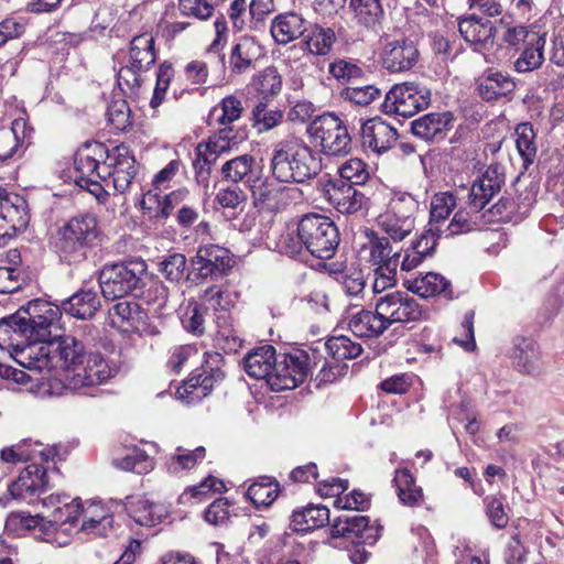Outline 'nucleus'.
<instances>
[{
	"mask_svg": "<svg viewBox=\"0 0 564 564\" xmlns=\"http://www.w3.org/2000/svg\"><path fill=\"white\" fill-rule=\"evenodd\" d=\"M58 332L56 323L47 338L21 352L26 369L36 372L59 369L65 372L70 389L101 384L117 373L118 368L109 366L99 352L88 354L82 340Z\"/></svg>",
	"mask_w": 564,
	"mask_h": 564,
	"instance_id": "nucleus-1",
	"label": "nucleus"
},
{
	"mask_svg": "<svg viewBox=\"0 0 564 564\" xmlns=\"http://www.w3.org/2000/svg\"><path fill=\"white\" fill-rule=\"evenodd\" d=\"M58 319L59 310L53 303L42 299L29 301L13 314L0 318V348H11L15 360L26 369L21 352L47 338Z\"/></svg>",
	"mask_w": 564,
	"mask_h": 564,
	"instance_id": "nucleus-2",
	"label": "nucleus"
},
{
	"mask_svg": "<svg viewBox=\"0 0 564 564\" xmlns=\"http://www.w3.org/2000/svg\"><path fill=\"white\" fill-rule=\"evenodd\" d=\"M340 242L336 224L317 213L305 214L297 223L295 232H288L280 240L281 251L292 258L305 249L317 259H332Z\"/></svg>",
	"mask_w": 564,
	"mask_h": 564,
	"instance_id": "nucleus-3",
	"label": "nucleus"
},
{
	"mask_svg": "<svg viewBox=\"0 0 564 564\" xmlns=\"http://www.w3.org/2000/svg\"><path fill=\"white\" fill-rule=\"evenodd\" d=\"M270 165L272 175L281 183H304L322 171L317 153L296 138L275 145Z\"/></svg>",
	"mask_w": 564,
	"mask_h": 564,
	"instance_id": "nucleus-4",
	"label": "nucleus"
},
{
	"mask_svg": "<svg viewBox=\"0 0 564 564\" xmlns=\"http://www.w3.org/2000/svg\"><path fill=\"white\" fill-rule=\"evenodd\" d=\"M100 228L96 215L78 214L69 218L56 232L54 242L59 260L67 264H79L100 241Z\"/></svg>",
	"mask_w": 564,
	"mask_h": 564,
	"instance_id": "nucleus-5",
	"label": "nucleus"
},
{
	"mask_svg": "<svg viewBox=\"0 0 564 564\" xmlns=\"http://www.w3.org/2000/svg\"><path fill=\"white\" fill-rule=\"evenodd\" d=\"M147 262L141 258H129L104 264L98 282L102 296L108 301L133 296L147 278Z\"/></svg>",
	"mask_w": 564,
	"mask_h": 564,
	"instance_id": "nucleus-6",
	"label": "nucleus"
},
{
	"mask_svg": "<svg viewBox=\"0 0 564 564\" xmlns=\"http://www.w3.org/2000/svg\"><path fill=\"white\" fill-rule=\"evenodd\" d=\"M307 133L318 142L325 155L344 156L351 150V137L344 121L333 112L315 117Z\"/></svg>",
	"mask_w": 564,
	"mask_h": 564,
	"instance_id": "nucleus-7",
	"label": "nucleus"
},
{
	"mask_svg": "<svg viewBox=\"0 0 564 564\" xmlns=\"http://www.w3.org/2000/svg\"><path fill=\"white\" fill-rule=\"evenodd\" d=\"M235 264L231 252L218 245L202 246L191 259L186 281H218L227 276Z\"/></svg>",
	"mask_w": 564,
	"mask_h": 564,
	"instance_id": "nucleus-8",
	"label": "nucleus"
},
{
	"mask_svg": "<svg viewBox=\"0 0 564 564\" xmlns=\"http://www.w3.org/2000/svg\"><path fill=\"white\" fill-rule=\"evenodd\" d=\"M430 88L417 82L395 84L386 94L381 109L387 115L412 117L431 104Z\"/></svg>",
	"mask_w": 564,
	"mask_h": 564,
	"instance_id": "nucleus-9",
	"label": "nucleus"
},
{
	"mask_svg": "<svg viewBox=\"0 0 564 564\" xmlns=\"http://www.w3.org/2000/svg\"><path fill=\"white\" fill-rule=\"evenodd\" d=\"M316 355L308 351L295 349L291 352L278 354L274 359L275 368L273 376L269 379V386L273 391L291 390L303 383L311 372V361Z\"/></svg>",
	"mask_w": 564,
	"mask_h": 564,
	"instance_id": "nucleus-10",
	"label": "nucleus"
},
{
	"mask_svg": "<svg viewBox=\"0 0 564 564\" xmlns=\"http://www.w3.org/2000/svg\"><path fill=\"white\" fill-rule=\"evenodd\" d=\"M534 202L535 195L532 189L519 191L512 188V191H507L496 204L486 210L488 214L486 220L488 223L518 224L529 215Z\"/></svg>",
	"mask_w": 564,
	"mask_h": 564,
	"instance_id": "nucleus-11",
	"label": "nucleus"
},
{
	"mask_svg": "<svg viewBox=\"0 0 564 564\" xmlns=\"http://www.w3.org/2000/svg\"><path fill=\"white\" fill-rule=\"evenodd\" d=\"M378 314L388 323H411L420 321L423 310L419 302L405 292L394 291L377 300Z\"/></svg>",
	"mask_w": 564,
	"mask_h": 564,
	"instance_id": "nucleus-12",
	"label": "nucleus"
},
{
	"mask_svg": "<svg viewBox=\"0 0 564 564\" xmlns=\"http://www.w3.org/2000/svg\"><path fill=\"white\" fill-rule=\"evenodd\" d=\"M208 359L202 365L199 370L192 373L191 377L184 381L182 387L183 392L178 393L188 401H199L210 394L215 383L220 382L225 375L219 368L218 364L221 361L219 354L207 355Z\"/></svg>",
	"mask_w": 564,
	"mask_h": 564,
	"instance_id": "nucleus-13",
	"label": "nucleus"
},
{
	"mask_svg": "<svg viewBox=\"0 0 564 564\" xmlns=\"http://www.w3.org/2000/svg\"><path fill=\"white\" fill-rule=\"evenodd\" d=\"M48 489L46 469L40 465L31 464L19 475L18 479L8 486L7 494L0 497V506L6 508L12 499L25 500L40 496Z\"/></svg>",
	"mask_w": 564,
	"mask_h": 564,
	"instance_id": "nucleus-14",
	"label": "nucleus"
},
{
	"mask_svg": "<svg viewBox=\"0 0 564 564\" xmlns=\"http://www.w3.org/2000/svg\"><path fill=\"white\" fill-rule=\"evenodd\" d=\"M330 538H343L351 544L373 545L378 538V529L370 525L367 516H340L330 525Z\"/></svg>",
	"mask_w": 564,
	"mask_h": 564,
	"instance_id": "nucleus-15",
	"label": "nucleus"
},
{
	"mask_svg": "<svg viewBox=\"0 0 564 564\" xmlns=\"http://www.w3.org/2000/svg\"><path fill=\"white\" fill-rule=\"evenodd\" d=\"M503 166L499 163L490 164L485 173L471 185L468 204L474 213L485 210L491 198L500 192L505 184Z\"/></svg>",
	"mask_w": 564,
	"mask_h": 564,
	"instance_id": "nucleus-16",
	"label": "nucleus"
},
{
	"mask_svg": "<svg viewBox=\"0 0 564 564\" xmlns=\"http://www.w3.org/2000/svg\"><path fill=\"white\" fill-rule=\"evenodd\" d=\"M420 52L414 41L400 37L388 41L381 53L383 68L390 73H402L412 69L419 62Z\"/></svg>",
	"mask_w": 564,
	"mask_h": 564,
	"instance_id": "nucleus-17",
	"label": "nucleus"
},
{
	"mask_svg": "<svg viewBox=\"0 0 564 564\" xmlns=\"http://www.w3.org/2000/svg\"><path fill=\"white\" fill-rule=\"evenodd\" d=\"M360 139L364 149L381 154L395 144L398 132L390 123L375 117L361 124Z\"/></svg>",
	"mask_w": 564,
	"mask_h": 564,
	"instance_id": "nucleus-18",
	"label": "nucleus"
},
{
	"mask_svg": "<svg viewBox=\"0 0 564 564\" xmlns=\"http://www.w3.org/2000/svg\"><path fill=\"white\" fill-rule=\"evenodd\" d=\"M510 359L513 368L525 376H538L541 372V351L538 343L531 337L516 336L512 339Z\"/></svg>",
	"mask_w": 564,
	"mask_h": 564,
	"instance_id": "nucleus-19",
	"label": "nucleus"
},
{
	"mask_svg": "<svg viewBox=\"0 0 564 564\" xmlns=\"http://www.w3.org/2000/svg\"><path fill=\"white\" fill-rule=\"evenodd\" d=\"M455 117L451 111L430 112L411 121L412 133L427 142H438L453 128Z\"/></svg>",
	"mask_w": 564,
	"mask_h": 564,
	"instance_id": "nucleus-20",
	"label": "nucleus"
},
{
	"mask_svg": "<svg viewBox=\"0 0 564 564\" xmlns=\"http://www.w3.org/2000/svg\"><path fill=\"white\" fill-rule=\"evenodd\" d=\"M458 31L462 37L479 50H489L495 45L497 28L488 20L476 14L458 18Z\"/></svg>",
	"mask_w": 564,
	"mask_h": 564,
	"instance_id": "nucleus-21",
	"label": "nucleus"
},
{
	"mask_svg": "<svg viewBox=\"0 0 564 564\" xmlns=\"http://www.w3.org/2000/svg\"><path fill=\"white\" fill-rule=\"evenodd\" d=\"M62 313L77 319H91L101 307L100 297L94 289L82 288L73 295L63 300L59 305L53 304Z\"/></svg>",
	"mask_w": 564,
	"mask_h": 564,
	"instance_id": "nucleus-22",
	"label": "nucleus"
},
{
	"mask_svg": "<svg viewBox=\"0 0 564 564\" xmlns=\"http://www.w3.org/2000/svg\"><path fill=\"white\" fill-rule=\"evenodd\" d=\"M442 232L441 226H429L405 250L401 271L409 272L417 268L426 258L432 257Z\"/></svg>",
	"mask_w": 564,
	"mask_h": 564,
	"instance_id": "nucleus-23",
	"label": "nucleus"
},
{
	"mask_svg": "<svg viewBox=\"0 0 564 564\" xmlns=\"http://www.w3.org/2000/svg\"><path fill=\"white\" fill-rule=\"evenodd\" d=\"M111 154L105 143L98 141H86L75 153L74 165L79 176L96 175L99 178L105 176L99 171V164L105 163Z\"/></svg>",
	"mask_w": 564,
	"mask_h": 564,
	"instance_id": "nucleus-24",
	"label": "nucleus"
},
{
	"mask_svg": "<svg viewBox=\"0 0 564 564\" xmlns=\"http://www.w3.org/2000/svg\"><path fill=\"white\" fill-rule=\"evenodd\" d=\"M403 285L408 291L424 299L442 296L445 300H453L455 297L451 281L435 272H427L414 279H404Z\"/></svg>",
	"mask_w": 564,
	"mask_h": 564,
	"instance_id": "nucleus-25",
	"label": "nucleus"
},
{
	"mask_svg": "<svg viewBox=\"0 0 564 564\" xmlns=\"http://www.w3.org/2000/svg\"><path fill=\"white\" fill-rule=\"evenodd\" d=\"M477 91L485 101H494L516 89L514 80L506 73L494 68L486 69L477 79Z\"/></svg>",
	"mask_w": 564,
	"mask_h": 564,
	"instance_id": "nucleus-26",
	"label": "nucleus"
},
{
	"mask_svg": "<svg viewBox=\"0 0 564 564\" xmlns=\"http://www.w3.org/2000/svg\"><path fill=\"white\" fill-rule=\"evenodd\" d=\"M262 56L259 43L249 36L239 39L231 47L229 55V70L232 75H241L254 67Z\"/></svg>",
	"mask_w": 564,
	"mask_h": 564,
	"instance_id": "nucleus-27",
	"label": "nucleus"
},
{
	"mask_svg": "<svg viewBox=\"0 0 564 564\" xmlns=\"http://www.w3.org/2000/svg\"><path fill=\"white\" fill-rule=\"evenodd\" d=\"M113 171L110 173L107 171V174L112 176V183L115 189L124 194L127 189L132 184V181L135 176V160L133 155H130L129 148L124 144L117 145L113 149Z\"/></svg>",
	"mask_w": 564,
	"mask_h": 564,
	"instance_id": "nucleus-28",
	"label": "nucleus"
},
{
	"mask_svg": "<svg viewBox=\"0 0 564 564\" xmlns=\"http://www.w3.org/2000/svg\"><path fill=\"white\" fill-rule=\"evenodd\" d=\"M329 522V509L326 506L308 503L292 512L290 528L294 532L304 533L323 528Z\"/></svg>",
	"mask_w": 564,
	"mask_h": 564,
	"instance_id": "nucleus-29",
	"label": "nucleus"
},
{
	"mask_svg": "<svg viewBox=\"0 0 564 564\" xmlns=\"http://www.w3.org/2000/svg\"><path fill=\"white\" fill-rule=\"evenodd\" d=\"M278 357L275 349L271 345H264L250 351L243 358V368L246 372L256 379H269L273 376L275 368L274 359Z\"/></svg>",
	"mask_w": 564,
	"mask_h": 564,
	"instance_id": "nucleus-30",
	"label": "nucleus"
},
{
	"mask_svg": "<svg viewBox=\"0 0 564 564\" xmlns=\"http://www.w3.org/2000/svg\"><path fill=\"white\" fill-rule=\"evenodd\" d=\"M329 200L340 214L351 215L365 207L368 197L356 186L343 181L341 184H333Z\"/></svg>",
	"mask_w": 564,
	"mask_h": 564,
	"instance_id": "nucleus-31",
	"label": "nucleus"
},
{
	"mask_svg": "<svg viewBox=\"0 0 564 564\" xmlns=\"http://www.w3.org/2000/svg\"><path fill=\"white\" fill-rule=\"evenodd\" d=\"M0 212L13 236L28 227L30 221L28 203L21 195L7 192L0 206Z\"/></svg>",
	"mask_w": 564,
	"mask_h": 564,
	"instance_id": "nucleus-32",
	"label": "nucleus"
},
{
	"mask_svg": "<svg viewBox=\"0 0 564 564\" xmlns=\"http://www.w3.org/2000/svg\"><path fill=\"white\" fill-rule=\"evenodd\" d=\"M156 61L155 41L151 33L135 35L129 45V63L137 69L148 72Z\"/></svg>",
	"mask_w": 564,
	"mask_h": 564,
	"instance_id": "nucleus-33",
	"label": "nucleus"
},
{
	"mask_svg": "<svg viewBox=\"0 0 564 564\" xmlns=\"http://www.w3.org/2000/svg\"><path fill=\"white\" fill-rule=\"evenodd\" d=\"M306 21L295 12L278 15L271 23V34L276 43L288 44L302 36L306 31Z\"/></svg>",
	"mask_w": 564,
	"mask_h": 564,
	"instance_id": "nucleus-34",
	"label": "nucleus"
},
{
	"mask_svg": "<svg viewBox=\"0 0 564 564\" xmlns=\"http://www.w3.org/2000/svg\"><path fill=\"white\" fill-rule=\"evenodd\" d=\"M386 319L378 314V307L376 311L361 310L354 315L349 321L350 330L358 337H379L388 329Z\"/></svg>",
	"mask_w": 564,
	"mask_h": 564,
	"instance_id": "nucleus-35",
	"label": "nucleus"
},
{
	"mask_svg": "<svg viewBox=\"0 0 564 564\" xmlns=\"http://www.w3.org/2000/svg\"><path fill=\"white\" fill-rule=\"evenodd\" d=\"M545 33H533L520 57L514 62L519 73H527L541 67L544 61Z\"/></svg>",
	"mask_w": 564,
	"mask_h": 564,
	"instance_id": "nucleus-36",
	"label": "nucleus"
},
{
	"mask_svg": "<svg viewBox=\"0 0 564 564\" xmlns=\"http://www.w3.org/2000/svg\"><path fill=\"white\" fill-rule=\"evenodd\" d=\"M127 511L135 523L149 528L159 524L165 514V509L162 505L153 503L142 498L130 502L127 506Z\"/></svg>",
	"mask_w": 564,
	"mask_h": 564,
	"instance_id": "nucleus-37",
	"label": "nucleus"
},
{
	"mask_svg": "<svg viewBox=\"0 0 564 564\" xmlns=\"http://www.w3.org/2000/svg\"><path fill=\"white\" fill-rule=\"evenodd\" d=\"M311 355H316L315 360L311 361V372L318 368V371L314 378L316 388H321L323 384L333 383L338 377L343 376L348 367L346 364L335 362L327 360L317 348H311Z\"/></svg>",
	"mask_w": 564,
	"mask_h": 564,
	"instance_id": "nucleus-38",
	"label": "nucleus"
},
{
	"mask_svg": "<svg viewBox=\"0 0 564 564\" xmlns=\"http://www.w3.org/2000/svg\"><path fill=\"white\" fill-rule=\"evenodd\" d=\"M349 8L357 23L366 28H375L384 17L380 0H349Z\"/></svg>",
	"mask_w": 564,
	"mask_h": 564,
	"instance_id": "nucleus-39",
	"label": "nucleus"
},
{
	"mask_svg": "<svg viewBox=\"0 0 564 564\" xmlns=\"http://www.w3.org/2000/svg\"><path fill=\"white\" fill-rule=\"evenodd\" d=\"M280 492L279 482L269 477H261L251 484L246 491V497L256 508L269 507L278 498Z\"/></svg>",
	"mask_w": 564,
	"mask_h": 564,
	"instance_id": "nucleus-40",
	"label": "nucleus"
},
{
	"mask_svg": "<svg viewBox=\"0 0 564 564\" xmlns=\"http://www.w3.org/2000/svg\"><path fill=\"white\" fill-rule=\"evenodd\" d=\"M324 347L333 361L340 364L346 359H355L362 352L359 343H355L344 335L330 337L325 341Z\"/></svg>",
	"mask_w": 564,
	"mask_h": 564,
	"instance_id": "nucleus-41",
	"label": "nucleus"
},
{
	"mask_svg": "<svg viewBox=\"0 0 564 564\" xmlns=\"http://www.w3.org/2000/svg\"><path fill=\"white\" fill-rule=\"evenodd\" d=\"M205 456L206 449L203 446L195 449L177 447L175 453L166 460L165 466L170 474H178L182 470L195 467Z\"/></svg>",
	"mask_w": 564,
	"mask_h": 564,
	"instance_id": "nucleus-42",
	"label": "nucleus"
},
{
	"mask_svg": "<svg viewBox=\"0 0 564 564\" xmlns=\"http://www.w3.org/2000/svg\"><path fill=\"white\" fill-rule=\"evenodd\" d=\"M251 86L261 96V100L278 95L282 88V77L276 67L269 66L253 76Z\"/></svg>",
	"mask_w": 564,
	"mask_h": 564,
	"instance_id": "nucleus-43",
	"label": "nucleus"
},
{
	"mask_svg": "<svg viewBox=\"0 0 564 564\" xmlns=\"http://www.w3.org/2000/svg\"><path fill=\"white\" fill-rule=\"evenodd\" d=\"M256 160L250 154H242L231 160L226 161L221 166V175L224 180L232 183H238L248 177L250 182V174Z\"/></svg>",
	"mask_w": 564,
	"mask_h": 564,
	"instance_id": "nucleus-44",
	"label": "nucleus"
},
{
	"mask_svg": "<svg viewBox=\"0 0 564 564\" xmlns=\"http://www.w3.org/2000/svg\"><path fill=\"white\" fill-rule=\"evenodd\" d=\"M379 225L382 230L394 241H401L409 236L414 229L413 219H404L402 216L394 215L392 210H388L380 216Z\"/></svg>",
	"mask_w": 564,
	"mask_h": 564,
	"instance_id": "nucleus-45",
	"label": "nucleus"
},
{
	"mask_svg": "<svg viewBox=\"0 0 564 564\" xmlns=\"http://www.w3.org/2000/svg\"><path fill=\"white\" fill-rule=\"evenodd\" d=\"M517 149L523 159V165L527 169L533 163L536 155V145L534 142L535 133L530 122L519 123L516 128Z\"/></svg>",
	"mask_w": 564,
	"mask_h": 564,
	"instance_id": "nucleus-46",
	"label": "nucleus"
},
{
	"mask_svg": "<svg viewBox=\"0 0 564 564\" xmlns=\"http://www.w3.org/2000/svg\"><path fill=\"white\" fill-rule=\"evenodd\" d=\"M113 465L126 471L147 474L153 468L152 460L145 451L134 446L122 458L113 459Z\"/></svg>",
	"mask_w": 564,
	"mask_h": 564,
	"instance_id": "nucleus-47",
	"label": "nucleus"
},
{
	"mask_svg": "<svg viewBox=\"0 0 564 564\" xmlns=\"http://www.w3.org/2000/svg\"><path fill=\"white\" fill-rule=\"evenodd\" d=\"M335 32L330 28H322L315 24L304 43L312 54L326 55L335 42Z\"/></svg>",
	"mask_w": 564,
	"mask_h": 564,
	"instance_id": "nucleus-48",
	"label": "nucleus"
},
{
	"mask_svg": "<svg viewBox=\"0 0 564 564\" xmlns=\"http://www.w3.org/2000/svg\"><path fill=\"white\" fill-rule=\"evenodd\" d=\"M456 207V197L451 192L436 193L432 197L429 226H440Z\"/></svg>",
	"mask_w": 564,
	"mask_h": 564,
	"instance_id": "nucleus-49",
	"label": "nucleus"
},
{
	"mask_svg": "<svg viewBox=\"0 0 564 564\" xmlns=\"http://www.w3.org/2000/svg\"><path fill=\"white\" fill-rule=\"evenodd\" d=\"M328 72L340 84L351 86L365 78L366 72L356 63L346 59H336L328 66Z\"/></svg>",
	"mask_w": 564,
	"mask_h": 564,
	"instance_id": "nucleus-50",
	"label": "nucleus"
},
{
	"mask_svg": "<svg viewBox=\"0 0 564 564\" xmlns=\"http://www.w3.org/2000/svg\"><path fill=\"white\" fill-rule=\"evenodd\" d=\"M187 271V260L183 253H171L160 262V272L169 282L174 284L186 280Z\"/></svg>",
	"mask_w": 564,
	"mask_h": 564,
	"instance_id": "nucleus-51",
	"label": "nucleus"
},
{
	"mask_svg": "<svg viewBox=\"0 0 564 564\" xmlns=\"http://www.w3.org/2000/svg\"><path fill=\"white\" fill-rule=\"evenodd\" d=\"M246 138L245 131L239 132L235 131L231 126H223L214 135L209 137L206 148L224 153L238 145Z\"/></svg>",
	"mask_w": 564,
	"mask_h": 564,
	"instance_id": "nucleus-52",
	"label": "nucleus"
},
{
	"mask_svg": "<svg viewBox=\"0 0 564 564\" xmlns=\"http://www.w3.org/2000/svg\"><path fill=\"white\" fill-rule=\"evenodd\" d=\"M169 290L161 280L147 271V278L134 294V297L143 300L148 304L159 303L160 305L167 299Z\"/></svg>",
	"mask_w": 564,
	"mask_h": 564,
	"instance_id": "nucleus-53",
	"label": "nucleus"
},
{
	"mask_svg": "<svg viewBox=\"0 0 564 564\" xmlns=\"http://www.w3.org/2000/svg\"><path fill=\"white\" fill-rule=\"evenodd\" d=\"M26 122L19 118L13 120L11 131L0 134V161H7L12 158L20 142V133L25 137Z\"/></svg>",
	"mask_w": 564,
	"mask_h": 564,
	"instance_id": "nucleus-54",
	"label": "nucleus"
},
{
	"mask_svg": "<svg viewBox=\"0 0 564 564\" xmlns=\"http://www.w3.org/2000/svg\"><path fill=\"white\" fill-rule=\"evenodd\" d=\"M252 120L259 131H268L276 127L283 118L278 108H269L267 100H259L252 109Z\"/></svg>",
	"mask_w": 564,
	"mask_h": 564,
	"instance_id": "nucleus-55",
	"label": "nucleus"
},
{
	"mask_svg": "<svg viewBox=\"0 0 564 564\" xmlns=\"http://www.w3.org/2000/svg\"><path fill=\"white\" fill-rule=\"evenodd\" d=\"M338 173L340 176L339 181H336L334 184H341V182H346L351 184L352 186L365 185L369 180V172L367 170V165L360 159H350L346 161L338 169Z\"/></svg>",
	"mask_w": 564,
	"mask_h": 564,
	"instance_id": "nucleus-56",
	"label": "nucleus"
},
{
	"mask_svg": "<svg viewBox=\"0 0 564 564\" xmlns=\"http://www.w3.org/2000/svg\"><path fill=\"white\" fill-rule=\"evenodd\" d=\"M381 96V89L376 85L366 84L365 86H346L340 91V97L346 100L355 104L357 106H368L373 100L378 99Z\"/></svg>",
	"mask_w": 564,
	"mask_h": 564,
	"instance_id": "nucleus-57",
	"label": "nucleus"
},
{
	"mask_svg": "<svg viewBox=\"0 0 564 564\" xmlns=\"http://www.w3.org/2000/svg\"><path fill=\"white\" fill-rule=\"evenodd\" d=\"M218 110H220L221 113L216 119L217 123L220 126H230L241 117L243 106L237 96L229 95L223 98L221 101L212 109L210 116H214Z\"/></svg>",
	"mask_w": 564,
	"mask_h": 564,
	"instance_id": "nucleus-58",
	"label": "nucleus"
},
{
	"mask_svg": "<svg viewBox=\"0 0 564 564\" xmlns=\"http://www.w3.org/2000/svg\"><path fill=\"white\" fill-rule=\"evenodd\" d=\"M29 283V275L21 267H0V293H13Z\"/></svg>",
	"mask_w": 564,
	"mask_h": 564,
	"instance_id": "nucleus-59",
	"label": "nucleus"
},
{
	"mask_svg": "<svg viewBox=\"0 0 564 564\" xmlns=\"http://www.w3.org/2000/svg\"><path fill=\"white\" fill-rule=\"evenodd\" d=\"M485 512L492 527L498 530L505 529L509 522V514L506 511L503 497L488 495L484 498Z\"/></svg>",
	"mask_w": 564,
	"mask_h": 564,
	"instance_id": "nucleus-60",
	"label": "nucleus"
},
{
	"mask_svg": "<svg viewBox=\"0 0 564 564\" xmlns=\"http://www.w3.org/2000/svg\"><path fill=\"white\" fill-rule=\"evenodd\" d=\"M106 115L108 122L119 131H126L132 126L131 110L128 102L123 99L112 100L107 107Z\"/></svg>",
	"mask_w": 564,
	"mask_h": 564,
	"instance_id": "nucleus-61",
	"label": "nucleus"
},
{
	"mask_svg": "<svg viewBox=\"0 0 564 564\" xmlns=\"http://www.w3.org/2000/svg\"><path fill=\"white\" fill-rule=\"evenodd\" d=\"M82 512V502L79 498L74 499L70 503L64 501L62 507L53 509L47 514L48 527H57L64 523H75Z\"/></svg>",
	"mask_w": 564,
	"mask_h": 564,
	"instance_id": "nucleus-62",
	"label": "nucleus"
},
{
	"mask_svg": "<svg viewBox=\"0 0 564 564\" xmlns=\"http://www.w3.org/2000/svg\"><path fill=\"white\" fill-rule=\"evenodd\" d=\"M389 209L392 210L394 215L402 216L405 220L413 219L415 221L419 200L410 193L397 192L390 200Z\"/></svg>",
	"mask_w": 564,
	"mask_h": 564,
	"instance_id": "nucleus-63",
	"label": "nucleus"
},
{
	"mask_svg": "<svg viewBox=\"0 0 564 564\" xmlns=\"http://www.w3.org/2000/svg\"><path fill=\"white\" fill-rule=\"evenodd\" d=\"M389 239L390 237H378L375 232H372V237L370 239V259L375 264L383 265L389 261H399L400 253H392V247Z\"/></svg>",
	"mask_w": 564,
	"mask_h": 564,
	"instance_id": "nucleus-64",
	"label": "nucleus"
}]
</instances>
